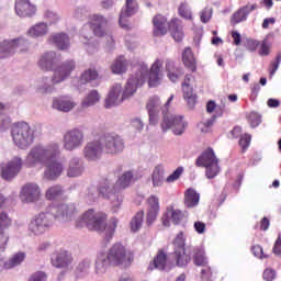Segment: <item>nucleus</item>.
I'll list each match as a JSON object with an SVG mask.
<instances>
[{
	"label": "nucleus",
	"instance_id": "nucleus-1",
	"mask_svg": "<svg viewBox=\"0 0 281 281\" xmlns=\"http://www.w3.org/2000/svg\"><path fill=\"white\" fill-rule=\"evenodd\" d=\"M164 64L161 60L157 59L148 69L146 63L138 64L134 69V74L128 78L125 88L122 92V85L115 83L110 89L108 98L105 99V109H111L113 106H120L123 100H127L137 91L138 87H143L148 78L149 87H159L161 80H164V71H161Z\"/></svg>",
	"mask_w": 281,
	"mask_h": 281
},
{
	"label": "nucleus",
	"instance_id": "nucleus-2",
	"mask_svg": "<svg viewBox=\"0 0 281 281\" xmlns=\"http://www.w3.org/2000/svg\"><path fill=\"white\" fill-rule=\"evenodd\" d=\"M76 204H50L42 212L35 214L29 223L30 236H43L50 232L56 221L58 223H69L76 216Z\"/></svg>",
	"mask_w": 281,
	"mask_h": 281
},
{
	"label": "nucleus",
	"instance_id": "nucleus-3",
	"mask_svg": "<svg viewBox=\"0 0 281 281\" xmlns=\"http://www.w3.org/2000/svg\"><path fill=\"white\" fill-rule=\"evenodd\" d=\"M196 267H202L200 270L202 281H212V268L207 266L205 249L203 247H189L186 250V236L180 232L173 239V257L176 258L177 267H188L192 260Z\"/></svg>",
	"mask_w": 281,
	"mask_h": 281
},
{
	"label": "nucleus",
	"instance_id": "nucleus-4",
	"mask_svg": "<svg viewBox=\"0 0 281 281\" xmlns=\"http://www.w3.org/2000/svg\"><path fill=\"white\" fill-rule=\"evenodd\" d=\"M175 100V95L171 94L167 102L161 106V100L159 97L154 95L151 97L147 104L146 110L149 117V124L155 126L159 123V112H162V122L160 124L162 131H172L173 135H183V131H186V126L188 123L183 121V116L171 114L168 109L170 106V102Z\"/></svg>",
	"mask_w": 281,
	"mask_h": 281
},
{
	"label": "nucleus",
	"instance_id": "nucleus-5",
	"mask_svg": "<svg viewBox=\"0 0 281 281\" xmlns=\"http://www.w3.org/2000/svg\"><path fill=\"white\" fill-rule=\"evenodd\" d=\"M59 153L60 147H58V144L56 143L48 147L36 145L26 156L25 164L29 168H34V166L38 165L47 166L44 177L52 181L54 179H58V176L63 173V164L54 161Z\"/></svg>",
	"mask_w": 281,
	"mask_h": 281
},
{
	"label": "nucleus",
	"instance_id": "nucleus-6",
	"mask_svg": "<svg viewBox=\"0 0 281 281\" xmlns=\"http://www.w3.org/2000/svg\"><path fill=\"white\" fill-rule=\"evenodd\" d=\"M106 221V214L95 213L93 209L88 210L77 221V227H88L93 232H103L104 240H113L115 229H117V218L112 217L109 222Z\"/></svg>",
	"mask_w": 281,
	"mask_h": 281
},
{
	"label": "nucleus",
	"instance_id": "nucleus-7",
	"mask_svg": "<svg viewBox=\"0 0 281 281\" xmlns=\"http://www.w3.org/2000/svg\"><path fill=\"white\" fill-rule=\"evenodd\" d=\"M76 69V63L74 60L64 61L58 68L54 70V75L52 77H43L37 85L38 93H43L45 95L49 93H55L56 85H60V82H65L67 78L71 76V71Z\"/></svg>",
	"mask_w": 281,
	"mask_h": 281
},
{
	"label": "nucleus",
	"instance_id": "nucleus-8",
	"mask_svg": "<svg viewBox=\"0 0 281 281\" xmlns=\"http://www.w3.org/2000/svg\"><path fill=\"white\" fill-rule=\"evenodd\" d=\"M124 150V143L122 142H90L86 145L83 149L85 158L88 161H98L102 156V153H108V155H117Z\"/></svg>",
	"mask_w": 281,
	"mask_h": 281
},
{
	"label": "nucleus",
	"instance_id": "nucleus-9",
	"mask_svg": "<svg viewBox=\"0 0 281 281\" xmlns=\"http://www.w3.org/2000/svg\"><path fill=\"white\" fill-rule=\"evenodd\" d=\"M104 25H106V19L102 15H93L90 25L83 26L81 31V38L88 54H95L98 52V42L87 35L88 30H92L94 36H104Z\"/></svg>",
	"mask_w": 281,
	"mask_h": 281
},
{
	"label": "nucleus",
	"instance_id": "nucleus-10",
	"mask_svg": "<svg viewBox=\"0 0 281 281\" xmlns=\"http://www.w3.org/2000/svg\"><path fill=\"white\" fill-rule=\"evenodd\" d=\"M220 159L216 157L214 149L209 147L196 159L195 166L198 168H205V175L209 179H214L221 173Z\"/></svg>",
	"mask_w": 281,
	"mask_h": 281
},
{
	"label": "nucleus",
	"instance_id": "nucleus-11",
	"mask_svg": "<svg viewBox=\"0 0 281 281\" xmlns=\"http://www.w3.org/2000/svg\"><path fill=\"white\" fill-rule=\"evenodd\" d=\"M112 267H131L134 257L133 252L126 250L122 244H114L108 252H105Z\"/></svg>",
	"mask_w": 281,
	"mask_h": 281
},
{
	"label": "nucleus",
	"instance_id": "nucleus-12",
	"mask_svg": "<svg viewBox=\"0 0 281 281\" xmlns=\"http://www.w3.org/2000/svg\"><path fill=\"white\" fill-rule=\"evenodd\" d=\"M97 189L99 191V196L111 201L114 212H117L124 198L122 196V193L115 191V183L111 180H104Z\"/></svg>",
	"mask_w": 281,
	"mask_h": 281
},
{
	"label": "nucleus",
	"instance_id": "nucleus-13",
	"mask_svg": "<svg viewBox=\"0 0 281 281\" xmlns=\"http://www.w3.org/2000/svg\"><path fill=\"white\" fill-rule=\"evenodd\" d=\"M27 43L25 37L0 42V58H10V56H14L18 52H27V47H25Z\"/></svg>",
	"mask_w": 281,
	"mask_h": 281
},
{
	"label": "nucleus",
	"instance_id": "nucleus-14",
	"mask_svg": "<svg viewBox=\"0 0 281 281\" xmlns=\"http://www.w3.org/2000/svg\"><path fill=\"white\" fill-rule=\"evenodd\" d=\"M11 137L13 142H34L38 137V134L34 133L30 123L20 121L13 124Z\"/></svg>",
	"mask_w": 281,
	"mask_h": 281
},
{
	"label": "nucleus",
	"instance_id": "nucleus-15",
	"mask_svg": "<svg viewBox=\"0 0 281 281\" xmlns=\"http://www.w3.org/2000/svg\"><path fill=\"white\" fill-rule=\"evenodd\" d=\"M23 168V160L20 157H14L8 164L1 167V177L4 181H12Z\"/></svg>",
	"mask_w": 281,
	"mask_h": 281
},
{
	"label": "nucleus",
	"instance_id": "nucleus-16",
	"mask_svg": "<svg viewBox=\"0 0 281 281\" xmlns=\"http://www.w3.org/2000/svg\"><path fill=\"white\" fill-rule=\"evenodd\" d=\"M22 203H36L41 199V187L34 182L25 183L20 192Z\"/></svg>",
	"mask_w": 281,
	"mask_h": 281
},
{
	"label": "nucleus",
	"instance_id": "nucleus-17",
	"mask_svg": "<svg viewBox=\"0 0 281 281\" xmlns=\"http://www.w3.org/2000/svg\"><path fill=\"white\" fill-rule=\"evenodd\" d=\"M50 262L56 269H69L74 262V257L67 250H58L52 255Z\"/></svg>",
	"mask_w": 281,
	"mask_h": 281
},
{
	"label": "nucleus",
	"instance_id": "nucleus-18",
	"mask_svg": "<svg viewBox=\"0 0 281 281\" xmlns=\"http://www.w3.org/2000/svg\"><path fill=\"white\" fill-rule=\"evenodd\" d=\"M135 12H137V1L126 0L125 7L122 8L119 18V24L123 27V30H128V19H131Z\"/></svg>",
	"mask_w": 281,
	"mask_h": 281
},
{
	"label": "nucleus",
	"instance_id": "nucleus-19",
	"mask_svg": "<svg viewBox=\"0 0 281 281\" xmlns=\"http://www.w3.org/2000/svg\"><path fill=\"white\" fill-rule=\"evenodd\" d=\"M15 13L21 19L32 18L36 14V5L30 0H15Z\"/></svg>",
	"mask_w": 281,
	"mask_h": 281
},
{
	"label": "nucleus",
	"instance_id": "nucleus-20",
	"mask_svg": "<svg viewBox=\"0 0 281 281\" xmlns=\"http://www.w3.org/2000/svg\"><path fill=\"white\" fill-rule=\"evenodd\" d=\"M47 34H49V25L45 22H37L26 31V36L34 41L45 38Z\"/></svg>",
	"mask_w": 281,
	"mask_h": 281
},
{
	"label": "nucleus",
	"instance_id": "nucleus-21",
	"mask_svg": "<svg viewBox=\"0 0 281 281\" xmlns=\"http://www.w3.org/2000/svg\"><path fill=\"white\" fill-rule=\"evenodd\" d=\"M56 63H58V56L56 53L46 52L40 57L38 67L42 71H52V69L56 67Z\"/></svg>",
	"mask_w": 281,
	"mask_h": 281
},
{
	"label": "nucleus",
	"instance_id": "nucleus-22",
	"mask_svg": "<svg viewBox=\"0 0 281 281\" xmlns=\"http://www.w3.org/2000/svg\"><path fill=\"white\" fill-rule=\"evenodd\" d=\"M109 267H113L106 252H99L94 260V273L95 276H104L109 270Z\"/></svg>",
	"mask_w": 281,
	"mask_h": 281
},
{
	"label": "nucleus",
	"instance_id": "nucleus-23",
	"mask_svg": "<svg viewBox=\"0 0 281 281\" xmlns=\"http://www.w3.org/2000/svg\"><path fill=\"white\" fill-rule=\"evenodd\" d=\"M148 211H147V224L153 225L159 216V198L157 195H151L147 200Z\"/></svg>",
	"mask_w": 281,
	"mask_h": 281
},
{
	"label": "nucleus",
	"instance_id": "nucleus-24",
	"mask_svg": "<svg viewBox=\"0 0 281 281\" xmlns=\"http://www.w3.org/2000/svg\"><path fill=\"white\" fill-rule=\"evenodd\" d=\"M258 5L257 4H247L243 8H240L238 11H236L232 18H231V23L233 25H238V23H243V21H247V16L254 12V10H257Z\"/></svg>",
	"mask_w": 281,
	"mask_h": 281
},
{
	"label": "nucleus",
	"instance_id": "nucleus-25",
	"mask_svg": "<svg viewBox=\"0 0 281 281\" xmlns=\"http://www.w3.org/2000/svg\"><path fill=\"white\" fill-rule=\"evenodd\" d=\"M154 23V36H165L170 30V23L166 16L158 14L153 20Z\"/></svg>",
	"mask_w": 281,
	"mask_h": 281
},
{
	"label": "nucleus",
	"instance_id": "nucleus-26",
	"mask_svg": "<svg viewBox=\"0 0 281 281\" xmlns=\"http://www.w3.org/2000/svg\"><path fill=\"white\" fill-rule=\"evenodd\" d=\"M135 181H137V171L135 169H131L122 173V176L117 180V184L120 186V188L125 190V188H130V186H133Z\"/></svg>",
	"mask_w": 281,
	"mask_h": 281
},
{
	"label": "nucleus",
	"instance_id": "nucleus-27",
	"mask_svg": "<svg viewBox=\"0 0 281 281\" xmlns=\"http://www.w3.org/2000/svg\"><path fill=\"white\" fill-rule=\"evenodd\" d=\"M201 201V194L196 190L190 188L184 192V206L188 209L196 207Z\"/></svg>",
	"mask_w": 281,
	"mask_h": 281
},
{
	"label": "nucleus",
	"instance_id": "nucleus-28",
	"mask_svg": "<svg viewBox=\"0 0 281 281\" xmlns=\"http://www.w3.org/2000/svg\"><path fill=\"white\" fill-rule=\"evenodd\" d=\"M74 106H76V103L69 98H58L53 101V109L63 111L64 113H69Z\"/></svg>",
	"mask_w": 281,
	"mask_h": 281
},
{
	"label": "nucleus",
	"instance_id": "nucleus-29",
	"mask_svg": "<svg viewBox=\"0 0 281 281\" xmlns=\"http://www.w3.org/2000/svg\"><path fill=\"white\" fill-rule=\"evenodd\" d=\"M82 172H85V167L82 166L80 158H72L69 161L67 177H70V178L80 177Z\"/></svg>",
	"mask_w": 281,
	"mask_h": 281
},
{
	"label": "nucleus",
	"instance_id": "nucleus-30",
	"mask_svg": "<svg viewBox=\"0 0 281 281\" xmlns=\"http://www.w3.org/2000/svg\"><path fill=\"white\" fill-rule=\"evenodd\" d=\"M182 63L187 67V69H190V71H196V59L194 58L192 48H184V50L182 52Z\"/></svg>",
	"mask_w": 281,
	"mask_h": 281
},
{
	"label": "nucleus",
	"instance_id": "nucleus-31",
	"mask_svg": "<svg viewBox=\"0 0 281 281\" xmlns=\"http://www.w3.org/2000/svg\"><path fill=\"white\" fill-rule=\"evenodd\" d=\"M169 31L177 43L183 41V27L181 26L179 19H173L169 22Z\"/></svg>",
	"mask_w": 281,
	"mask_h": 281
},
{
	"label": "nucleus",
	"instance_id": "nucleus-32",
	"mask_svg": "<svg viewBox=\"0 0 281 281\" xmlns=\"http://www.w3.org/2000/svg\"><path fill=\"white\" fill-rule=\"evenodd\" d=\"M25 258H27V254L23 251L13 254L11 258L4 261V269H14V267L23 265Z\"/></svg>",
	"mask_w": 281,
	"mask_h": 281
},
{
	"label": "nucleus",
	"instance_id": "nucleus-33",
	"mask_svg": "<svg viewBox=\"0 0 281 281\" xmlns=\"http://www.w3.org/2000/svg\"><path fill=\"white\" fill-rule=\"evenodd\" d=\"M166 70H167V76L169 80H171V82H177V80H179V77L183 76V71L181 70V68H178L175 65V61L172 60H167Z\"/></svg>",
	"mask_w": 281,
	"mask_h": 281
},
{
	"label": "nucleus",
	"instance_id": "nucleus-34",
	"mask_svg": "<svg viewBox=\"0 0 281 281\" xmlns=\"http://www.w3.org/2000/svg\"><path fill=\"white\" fill-rule=\"evenodd\" d=\"M53 43L56 45L58 49L65 50L69 49V35L65 33H57L53 35Z\"/></svg>",
	"mask_w": 281,
	"mask_h": 281
},
{
	"label": "nucleus",
	"instance_id": "nucleus-35",
	"mask_svg": "<svg viewBox=\"0 0 281 281\" xmlns=\"http://www.w3.org/2000/svg\"><path fill=\"white\" fill-rule=\"evenodd\" d=\"M100 102V93L98 90H91L81 102L83 109H89L90 106H95Z\"/></svg>",
	"mask_w": 281,
	"mask_h": 281
},
{
	"label": "nucleus",
	"instance_id": "nucleus-36",
	"mask_svg": "<svg viewBox=\"0 0 281 281\" xmlns=\"http://www.w3.org/2000/svg\"><path fill=\"white\" fill-rule=\"evenodd\" d=\"M63 194H65V190L61 186L56 184L46 190L45 198L47 201H57Z\"/></svg>",
	"mask_w": 281,
	"mask_h": 281
},
{
	"label": "nucleus",
	"instance_id": "nucleus-37",
	"mask_svg": "<svg viewBox=\"0 0 281 281\" xmlns=\"http://www.w3.org/2000/svg\"><path fill=\"white\" fill-rule=\"evenodd\" d=\"M128 68V61L124 56H120L112 64L111 69L114 74H126V69Z\"/></svg>",
	"mask_w": 281,
	"mask_h": 281
},
{
	"label": "nucleus",
	"instance_id": "nucleus-38",
	"mask_svg": "<svg viewBox=\"0 0 281 281\" xmlns=\"http://www.w3.org/2000/svg\"><path fill=\"white\" fill-rule=\"evenodd\" d=\"M82 139H85V135L78 128L70 130L64 135V142H82Z\"/></svg>",
	"mask_w": 281,
	"mask_h": 281
},
{
	"label": "nucleus",
	"instance_id": "nucleus-39",
	"mask_svg": "<svg viewBox=\"0 0 281 281\" xmlns=\"http://www.w3.org/2000/svg\"><path fill=\"white\" fill-rule=\"evenodd\" d=\"M99 198L100 192L98 191V187L95 186H90L83 194V199L85 201H87V203H95Z\"/></svg>",
	"mask_w": 281,
	"mask_h": 281
},
{
	"label": "nucleus",
	"instance_id": "nucleus-40",
	"mask_svg": "<svg viewBox=\"0 0 281 281\" xmlns=\"http://www.w3.org/2000/svg\"><path fill=\"white\" fill-rule=\"evenodd\" d=\"M153 186L154 188H159L164 183V167L157 166L154 169L153 176Z\"/></svg>",
	"mask_w": 281,
	"mask_h": 281
},
{
	"label": "nucleus",
	"instance_id": "nucleus-41",
	"mask_svg": "<svg viewBox=\"0 0 281 281\" xmlns=\"http://www.w3.org/2000/svg\"><path fill=\"white\" fill-rule=\"evenodd\" d=\"M231 139H238L239 142H251V136L249 134H243V128L240 126H235L231 132Z\"/></svg>",
	"mask_w": 281,
	"mask_h": 281
},
{
	"label": "nucleus",
	"instance_id": "nucleus-42",
	"mask_svg": "<svg viewBox=\"0 0 281 281\" xmlns=\"http://www.w3.org/2000/svg\"><path fill=\"white\" fill-rule=\"evenodd\" d=\"M89 271H91V260L90 259H83L80 261L76 268V273L79 277L89 274Z\"/></svg>",
	"mask_w": 281,
	"mask_h": 281
},
{
	"label": "nucleus",
	"instance_id": "nucleus-43",
	"mask_svg": "<svg viewBox=\"0 0 281 281\" xmlns=\"http://www.w3.org/2000/svg\"><path fill=\"white\" fill-rule=\"evenodd\" d=\"M98 78V70L88 69L83 71L80 76L79 82L80 85H87V82H91Z\"/></svg>",
	"mask_w": 281,
	"mask_h": 281
},
{
	"label": "nucleus",
	"instance_id": "nucleus-44",
	"mask_svg": "<svg viewBox=\"0 0 281 281\" xmlns=\"http://www.w3.org/2000/svg\"><path fill=\"white\" fill-rule=\"evenodd\" d=\"M144 224V211L136 213V215L131 221V229L132 232H139L142 229V225Z\"/></svg>",
	"mask_w": 281,
	"mask_h": 281
},
{
	"label": "nucleus",
	"instance_id": "nucleus-45",
	"mask_svg": "<svg viewBox=\"0 0 281 281\" xmlns=\"http://www.w3.org/2000/svg\"><path fill=\"white\" fill-rule=\"evenodd\" d=\"M167 261H168V256H166L165 252L160 250L156 256V258L154 259V266L156 269H159L160 271H165Z\"/></svg>",
	"mask_w": 281,
	"mask_h": 281
},
{
	"label": "nucleus",
	"instance_id": "nucleus-46",
	"mask_svg": "<svg viewBox=\"0 0 281 281\" xmlns=\"http://www.w3.org/2000/svg\"><path fill=\"white\" fill-rule=\"evenodd\" d=\"M12 227V218L5 212H0V233H5V229Z\"/></svg>",
	"mask_w": 281,
	"mask_h": 281
},
{
	"label": "nucleus",
	"instance_id": "nucleus-47",
	"mask_svg": "<svg viewBox=\"0 0 281 281\" xmlns=\"http://www.w3.org/2000/svg\"><path fill=\"white\" fill-rule=\"evenodd\" d=\"M173 225H179L183 218H188V212L181 210H172L170 213Z\"/></svg>",
	"mask_w": 281,
	"mask_h": 281
},
{
	"label": "nucleus",
	"instance_id": "nucleus-48",
	"mask_svg": "<svg viewBox=\"0 0 281 281\" xmlns=\"http://www.w3.org/2000/svg\"><path fill=\"white\" fill-rule=\"evenodd\" d=\"M183 98L187 100V104L189 109H194L196 104V94H194V90H182Z\"/></svg>",
	"mask_w": 281,
	"mask_h": 281
},
{
	"label": "nucleus",
	"instance_id": "nucleus-49",
	"mask_svg": "<svg viewBox=\"0 0 281 281\" xmlns=\"http://www.w3.org/2000/svg\"><path fill=\"white\" fill-rule=\"evenodd\" d=\"M215 122H216V115H213L206 122L200 123L198 125V128H200L201 133H210V128L214 126Z\"/></svg>",
	"mask_w": 281,
	"mask_h": 281
},
{
	"label": "nucleus",
	"instance_id": "nucleus-50",
	"mask_svg": "<svg viewBox=\"0 0 281 281\" xmlns=\"http://www.w3.org/2000/svg\"><path fill=\"white\" fill-rule=\"evenodd\" d=\"M213 9L212 7H206L200 12L201 23H210L212 20Z\"/></svg>",
	"mask_w": 281,
	"mask_h": 281
},
{
	"label": "nucleus",
	"instance_id": "nucleus-51",
	"mask_svg": "<svg viewBox=\"0 0 281 281\" xmlns=\"http://www.w3.org/2000/svg\"><path fill=\"white\" fill-rule=\"evenodd\" d=\"M178 11L180 16H182V19H187V20L192 19V10L190 9V5H188L187 3L180 4Z\"/></svg>",
	"mask_w": 281,
	"mask_h": 281
},
{
	"label": "nucleus",
	"instance_id": "nucleus-52",
	"mask_svg": "<svg viewBox=\"0 0 281 281\" xmlns=\"http://www.w3.org/2000/svg\"><path fill=\"white\" fill-rule=\"evenodd\" d=\"M249 122H250V126L252 128H256L257 126H260V124L262 122V116L260 114H258L257 112H251L249 114Z\"/></svg>",
	"mask_w": 281,
	"mask_h": 281
},
{
	"label": "nucleus",
	"instance_id": "nucleus-53",
	"mask_svg": "<svg viewBox=\"0 0 281 281\" xmlns=\"http://www.w3.org/2000/svg\"><path fill=\"white\" fill-rule=\"evenodd\" d=\"M10 241V235L8 233H0V255L8 249V243Z\"/></svg>",
	"mask_w": 281,
	"mask_h": 281
},
{
	"label": "nucleus",
	"instance_id": "nucleus-54",
	"mask_svg": "<svg viewBox=\"0 0 281 281\" xmlns=\"http://www.w3.org/2000/svg\"><path fill=\"white\" fill-rule=\"evenodd\" d=\"M61 146L65 150H78V148L82 147V143L80 142H64L61 143Z\"/></svg>",
	"mask_w": 281,
	"mask_h": 281
},
{
	"label": "nucleus",
	"instance_id": "nucleus-55",
	"mask_svg": "<svg viewBox=\"0 0 281 281\" xmlns=\"http://www.w3.org/2000/svg\"><path fill=\"white\" fill-rule=\"evenodd\" d=\"M44 18L46 19V21H48V23H50V25L54 23H58V21H60V16L54 13V11H49V10H46L44 12Z\"/></svg>",
	"mask_w": 281,
	"mask_h": 281
},
{
	"label": "nucleus",
	"instance_id": "nucleus-56",
	"mask_svg": "<svg viewBox=\"0 0 281 281\" xmlns=\"http://www.w3.org/2000/svg\"><path fill=\"white\" fill-rule=\"evenodd\" d=\"M181 175H183V167H178L171 175L167 178V183H173V181H177Z\"/></svg>",
	"mask_w": 281,
	"mask_h": 281
},
{
	"label": "nucleus",
	"instance_id": "nucleus-57",
	"mask_svg": "<svg viewBox=\"0 0 281 281\" xmlns=\"http://www.w3.org/2000/svg\"><path fill=\"white\" fill-rule=\"evenodd\" d=\"M12 120L3 114H0V133H3L11 124Z\"/></svg>",
	"mask_w": 281,
	"mask_h": 281
},
{
	"label": "nucleus",
	"instance_id": "nucleus-58",
	"mask_svg": "<svg viewBox=\"0 0 281 281\" xmlns=\"http://www.w3.org/2000/svg\"><path fill=\"white\" fill-rule=\"evenodd\" d=\"M47 280V274L44 271H37L33 273L29 281H46Z\"/></svg>",
	"mask_w": 281,
	"mask_h": 281
},
{
	"label": "nucleus",
	"instance_id": "nucleus-59",
	"mask_svg": "<svg viewBox=\"0 0 281 281\" xmlns=\"http://www.w3.org/2000/svg\"><path fill=\"white\" fill-rule=\"evenodd\" d=\"M101 142H120V135L116 133H106L100 138Z\"/></svg>",
	"mask_w": 281,
	"mask_h": 281
},
{
	"label": "nucleus",
	"instance_id": "nucleus-60",
	"mask_svg": "<svg viewBox=\"0 0 281 281\" xmlns=\"http://www.w3.org/2000/svg\"><path fill=\"white\" fill-rule=\"evenodd\" d=\"M281 63V53H279L276 57V61L271 63L270 76H276Z\"/></svg>",
	"mask_w": 281,
	"mask_h": 281
},
{
	"label": "nucleus",
	"instance_id": "nucleus-61",
	"mask_svg": "<svg viewBox=\"0 0 281 281\" xmlns=\"http://www.w3.org/2000/svg\"><path fill=\"white\" fill-rule=\"evenodd\" d=\"M251 252L256 258H267V255H265L262 247L260 245L252 246Z\"/></svg>",
	"mask_w": 281,
	"mask_h": 281
},
{
	"label": "nucleus",
	"instance_id": "nucleus-62",
	"mask_svg": "<svg viewBox=\"0 0 281 281\" xmlns=\"http://www.w3.org/2000/svg\"><path fill=\"white\" fill-rule=\"evenodd\" d=\"M89 10H87V7H78L74 11L75 19H82V16H86Z\"/></svg>",
	"mask_w": 281,
	"mask_h": 281
},
{
	"label": "nucleus",
	"instance_id": "nucleus-63",
	"mask_svg": "<svg viewBox=\"0 0 281 281\" xmlns=\"http://www.w3.org/2000/svg\"><path fill=\"white\" fill-rule=\"evenodd\" d=\"M272 251L274 256H279V258H281V234H279L272 248Z\"/></svg>",
	"mask_w": 281,
	"mask_h": 281
},
{
	"label": "nucleus",
	"instance_id": "nucleus-64",
	"mask_svg": "<svg viewBox=\"0 0 281 281\" xmlns=\"http://www.w3.org/2000/svg\"><path fill=\"white\" fill-rule=\"evenodd\" d=\"M263 280H266V281H273V280H276V270L267 268L263 271Z\"/></svg>",
	"mask_w": 281,
	"mask_h": 281
}]
</instances>
